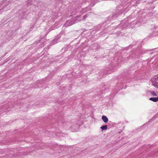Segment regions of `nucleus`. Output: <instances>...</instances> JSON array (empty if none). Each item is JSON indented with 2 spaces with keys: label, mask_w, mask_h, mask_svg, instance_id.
Here are the masks:
<instances>
[{
  "label": "nucleus",
  "mask_w": 158,
  "mask_h": 158,
  "mask_svg": "<svg viewBox=\"0 0 158 158\" xmlns=\"http://www.w3.org/2000/svg\"><path fill=\"white\" fill-rule=\"evenodd\" d=\"M152 85L158 88V78H152L151 79Z\"/></svg>",
  "instance_id": "f257e3e1"
},
{
  "label": "nucleus",
  "mask_w": 158,
  "mask_h": 158,
  "mask_svg": "<svg viewBox=\"0 0 158 158\" xmlns=\"http://www.w3.org/2000/svg\"><path fill=\"white\" fill-rule=\"evenodd\" d=\"M75 23L74 21L73 22L72 20H67L66 21L64 25L65 26H69L75 24Z\"/></svg>",
  "instance_id": "f03ea898"
},
{
  "label": "nucleus",
  "mask_w": 158,
  "mask_h": 158,
  "mask_svg": "<svg viewBox=\"0 0 158 158\" xmlns=\"http://www.w3.org/2000/svg\"><path fill=\"white\" fill-rule=\"evenodd\" d=\"M90 10V7H87L85 8H83L82 9L81 12L82 14H84L88 11Z\"/></svg>",
  "instance_id": "7ed1b4c3"
},
{
  "label": "nucleus",
  "mask_w": 158,
  "mask_h": 158,
  "mask_svg": "<svg viewBox=\"0 0 158 158\" xmlns=\"http://www.w3.org/2000/svg\"><path fill=\"white\" fill-rule=\"evenodd\" d=\"M73 19L75 23H77L78 21L83 19L82 18H81V16H77Z\"/></svg>",
  "instance_id": "20e7f679"
},
{
  "label": "nucleus",
  "mask_w": 158,
  "mask_h": 158,
  "mask_svg": "<svg viewBox=\"0 0 158 158\" xmlns=\"http://www.w3.org/2000/svg\"><path fill=\"white\" fill-rule=\"evenodd\" d=\"M102 119L105 123H106L108 121V119L107 117L106 116H102Z\"/></svg>",
  "instance_id": "39448f33"
},
{
  "label": "nucleus",
  "mask_w": 158,
  "mask_h": 158,
  "mask_svg": "<svg viewBox=\"0 0 158 158\" xmlns=\"http://www.w3.org/2000/svg\"><path fill=\"white\" fill-rule=\"evenodd\" d=\"M149 100L154 102H156L158 101V97L150 98Z\"/></svg>",
  "instance_id": "423d86ee"
},
{
  "label": "nucleus",
  "mask_w": 158,
  "mask_h": 158,
  "mask_svg": "<svg viewBox=\"0 0 158 158\" xmlns=\"http://www.w3.org/2000/svg\"><path fill=\"white\" fill-rule=\"evenodd\" d=\"M100 128L101 129L102 131L106 130L107 129V126L106 125H105L101 127H100Z\"/></svg>",
  "instance_id": "0eeeda50"
},
{
  "label": "nucleus",
  "mask_w": 158,
  "mask_h": 158,
  "mask_svg": "<svg viewBox=\"0 0 158 158\" xmlns=\"http://www.w3.org/2000/svg\"><path fill=\"white\" fill-rule=\"evenodd\" d=\"M150 94H151L153 96H157V94L154 91H151Z\"/></svg>",
  "instance_id": "6e6552de"
},
{
  "label": "nucleus",
  "mask_w": 158,
  "mask_h": 158,
  "mask_svg": "<svg viewBox=\"0 0 158 158\" xmlns=\"http://www.w3.org/2000/svg\"><path fill=\"white\" fill-rule=\"evenodd\" d=\"M88 14H86L85 15L83 16L82 19H85L87 17Z\"/></svg>",
  "instance_id": "1a4fd4ad"
},
{
  "label": "nucleus",
  "mask_w": 158,
  "mask_h": 158,
  "mask_svg": "<svg viewBox=\"0 0 158 158\" xmlns=\"http://www.w3.org/2000/svg\"><path fill=\"white\" fill-rule=\"evenodd\" d=\"M148 124V123H146L145 124H144V125H143V126H144L146 124Z\"/></svg>",
  "instance_id": "9d476101"
},
{
  "label": "nucleus",
  "mask_w": 158,
  "mask_h": 158,
  "mask_svg": "<svg viewBox=\"0 0 158 158\" xmlns=\"http://www.w3.org/2000/svg\"><path fill=\"white\" fill-rule=\"evenodd\" d=\"M139 22H138L137 23H136V24H139Z\"/></svg>",
  "instance_id": "9b49d317"
},
{
  "label": "nucleus",
  "mask_w": 158,
  "mask_h": 158,
  "mask_svg": "<svg viewBox=\"0 0 158 158\" xmlns=\"http://www.w3.org/2000/svg\"><path fill=\"white\" fill-rule=\"evenodd\" d=\"M152 120V119L150 120H149V122H150V121H151Z\"/></svg>",
  "instance_id": "f8f14e48"
},
{
  "label": "nucleus",
  "mask_w": 158,
  "mask_h": 158,
  "mask_svg": "<svg viewBox=\"0 0 158 158\" xmlns=\"http://www.w3.org/2000/svg\"><path fill=\"white\" fill-rule=\"evenodd\" d=\"M133 24H134L135 23V22L134 21L133 22Z\"/></svg>",
  "instance_id": "ddd939ff"
},
{
  "label": "nucleus",
  "mask_w": 158,
  "mask_h": 158,
  "mask_svg": "<svg viewBox=\"0 0 158 158\" xmlns=\"http://www.w3.org/2000/svg\"><path fill=\"white\" fill-rule=\"evenodd\" d=\"M56 40H54V41H54V42Z\"/></svg>",
  "instance_id": "4468645a"
},
{
  "label": "nucleus",
  "mask_w": 158,
  "mask_h": 158,
  "mask_svg": "<svg viewBox=\"0 0 158 158\" xmlns=\"http://www.w3.org/2000/svg\"><path fill=\"white\" fill-rule=\"evenodd\" d=\"M153 119H152V121H153Z\"/></svg>",
  "instance_id": "2eb2a0df"
},
{
  "label": "nucleus",
  "mask_w": 158,
  "mask_h": 158,
  "mask_svg": "<svg viewBox=\"0 0 158 158\" xmlns=\"http://www.w3.org/2000/svg\"><path fill=\"white\" fill-rule=\"evenodd\" d=\"M57 43V42H55V44H56V43Z\"/></svg>",
  "instance_id": "dca6fc26"
},
{
  "label": "nucleus",
  "mask_w": 158,
  "mask_h": 158,
  "mask_svg": "<svg viewBox=\"0 0 158 158\" xmlns=\"http://www.w3.org/2000/svg\"><path fill=\"white\" fill-rule=\"evenodd\" d=\"M72 128H73V126H72Z\"/></svg>",
  "instance_id": "f3484780"
}]
</instances>
